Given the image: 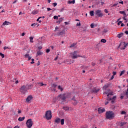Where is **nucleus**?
<instances>
[{
  "label": "nucleus",
  "mask_w": 128,
  "mask_h": 128,
  "mask_svg": "<svg viewBox=\"0 0 128 128\" xmlns=\"http://www.w3.org/2000/svg\"><path fill=\"white\" fill-rule=\"evenodd\" d=\"M32 124H34V122L32 119H28L27 120L26 122V128H31L32 126Z\"/></svg>",
  "instance_id": "6"
},
{
  "label": "nucleus",
  "mask_w": 128,
  "mask_h": 128,
  "mask_svg": "<svg viewBox=\"0 0 128 128\" xmlns=\"http://www.w3.org/2000/svg\"><path fill=\"white\" fill-rule=\"evenodd\" d=\"M128 43L125 42H122L120 44V50H126V46H128Z\"/></svg>",
  "instance_id": "7"
},
{
  "label": "nucleus",
  "mask_w": 128,
  "mask_h": 128,
  "mask_svg": "<svg viewBox=\"0 0 128 128\" xmlns=\"http://www.w3.org/2000/svg\"><path fill=\"white\" fill-rule=\"evenodd\" d=\"M14 128H20V126H16L14 127Z\"/></svg>",
  "instance_id": "64"
},
{
  "label": "nucleus",
  "mask_w": 128,
  "mask_h": 128,
  "mask_svg": "<svg viewBox=\"0 0 128 128\" xmlns=\"http://www.w3.org/2000/svg\"><path fill=\"white\" fill-rule=\"evenodd\" d=\"M37 84H39L40 86H46V84H44V83L40 82H38Z\"/></svg>",
  "instance_id": "19"
},
{
  "label": "nucleus",
  "mask_w": 128,
  "mask_h": 128,
  "mask_svg": "<svg viewBox=\"0 0 128 128\" xmlns=\"http://www.w3.org/2000/svg\"><path fill=\"white\" fill-rule=\"evenodd\" d=\"M53 10L52 12H54V10H56V8L52 9L50 8H47V10H48V12H50V10Z\"/></svg>",
  "instance_id": "28"
},
{
  "label": "nucleus",
  "mask_w": 128,
  "mask_h": 128,
  "mask_svg": "<svg viewBox=\"0 0 128 128\" xmlns=\"http://www.w3.org/2000/svg\"><path fill=\"white\" fill-rule=\"evenodd\" d=\"M126 114V111H122L121 112V114Z\"/></svg>",
  "instance_id": "46"
},
{
  "label": "nucleus",
  "mask_w": 128,
  "mask_h": 128,
  "mask_svg": "<svg viewBox=\"0 0 128 128\" xmlns=\"http://www.w3.org/2000/svg\"><path fill=\"white\" fill-rule=\"evenodd\" d=\"M95 14L98 18H102L104 13L102 12V10H96L95 12Z\"/></svg>",
  "instance_id": "8"
},
{
  "label": "nucleus",
  "mask_w": 128,
  "mask_h": 128,
  "mask_svg": "<svg viewBox=\"0 0 128 128\" xmlns=\"http://www.w3.org/2000/svg\"><path fill=\"white\" fill-rule=\"evenodd\" d=\"M98 92H100V89H94L92 90V92H94V94H97Z\"/></svg>",
  "instance_id": "20"
},
{
  "label": "nucleus",
  "mask_w": 128,
  "mask_h": 128,
  "mask_svg": "<svg viewBox=\"0 0 128 128\" xmlns=\"http://www.w3.org/2000/svg\"><path fill=\"white\" fill-rule=\"evenodd\" d=\"M62 20H64L62 18H59V21H60L59 22H62Z\"/></svg>",
  "instance_id": "43"
},
{
  "label": "nucleus",
  "mask_w": 128,
  "mask_h": 128,
  "mask_svg": "<svg viewBox=\"0 0 128 128\" xmlns=\"http://www.w3.org/2000/svg\"><path fill=\"white\" fill-rule=\"evenodd\" d=\"M124 36V34L121 33L117 35V37L118 38H122V36Z\"/></svg>",
  "instance_id": "21"
},
{
  "label": "nucleus",
  "mask_w": 128,
  "mask_h": 128,
  "mask_svg": "<svg viewBox=\"0 0 128 128\" xmlns=\"http://www.w3.org/2000/svg\"><path fill=\"white\" fill-rule=\"evenodd\" d=\"M66 34V30H63L60 32H58L55 36H64Z\"/></svg>",
  "instance_id": "10"
},
{
  "label": "nucleus",
  "mask_w": 128,
  "mask_h": 128,
  "mask_svg": "<svg viewBox=\"0 0 128 128\" xmlns=\"http://www.w3.org/2000/svg\"><path fill=\"white\" fill-rule=\"evenodd\" d=\"M125 72H126L125 70L122 71L120 74V76H122V74H124Z\"/></svg>",
  "instance_id": "30"
},
{
  "label": "nucleus",
  "mask_w": 128,
  "mask_h": 128,
  "mask_svg": "<svg viewBox=\"0 0 128 128\" xmlns=\"http://www.w3.org/2000/svg\"><path fill=\"white\" fill-rule=\"evenodd\" d=\"M122 21H119V22L118 23V26H120V24H122Z\"/></svg>",
  "instance_id": "51"
},
{
  "label": "nucleus",
  "mask_w": 128,
  "mask_h": 128,
  "mask_svg": "<svg viewBox=\"0 0 128 128\" xmlns=\"http://www.w3.org/2000/svg\"><path fill=\"white\" fill-rule=\"evenodd\" d=\"M56 86H58V85H56V84H54L52 85V87L54 88H56Z\"/></svg>",
  "instance_id": "34"
},
{
  "label": "nucleus",
  "mask_w": 128,
  "mask_h": 128,
  "mask_svg": "<svg viewBox=\"0 0 128 128\" xmlns=\"http://www.w3.org/2000/svg\"><path fill=\"white\" fill-rule=\"evenodd\" d=\"M26 86H28V88H26V90H30V88H32V86L30 85H26Z\"/></svg>",
  "instance_id": "32"
},
{
  "label": "nucleus",
  "mask_w": 128,
  "mask_h": 128,
  "mask_svg": "<svg viewBox=\"0 0 128 128\" xmlns=\"http://www.w3.org/2000/svg\"><path fill=\"white\" fill-rule=\"evenodd\" d=\"M92 66H96V63L92 62Z\"/></svg>",
  "instance_id": "60"
},
{
  "label": "nucleus",
  "mask_w": 128,
  "mask_h": 128,
  "mask_svg": "<svg viewBox=\"0 0 128 128\" xmlns=\"http://www.w3.org/2000/svg\"><path fill=\"white\" fill-rule=\"evenodd\" d=\"M126 16H124V18H122V20H126L127 19L126 18Z\"/></svg>",
  "instance_id": "62"
},
{
  "label": "nucleus",
  "mask_w": 128,
  "mask_h": 128,
  "mask_svg": "<svg viewBox=\"0 0 128 128\" xmlns=\"http://www.w3.org/2000/svg\"><path fill=\"white\" fill-rule=\"evenodd\" d=\"M108 86H110V84H106L104 85L103 86V90H106V89L108 88Z\"/></svg>",
  "instance_id": "16"
},
{
  "label": "nucleus",
  "mask_w": 128,
  "mask_h": 128,
  "mask_svg": "<svg viewBox=\"0 0 128 128\" xmlns=\"http://www.w3.org/2000/svg\"><path fill=\"white\" fill-rule=\"evenodd\" d=\"M76 46V43H73L70 46V48H74V46Z\"/></svg>",
  "instance_id": "24"
},
{
  "label": "nucleus",
  "mask_w": 128,
  "mask_h": 128,
  "mask_svg": "<svg viewBox=\"0 0 128 128\" xmlns=\"http://www.w3.org/2000/svg\"><path fill=\"white\" fill-rule=\"evenodd\" d=\"M66 98H68V95L66 94H60L58 96V98H60V100H62V102H66Z\"/></svg>",
  "instance_id": "4"
},
{
  "label": "nucleus",
  "mask_w": 128,
  "mask_h": 128,
  "mask_svg": "<svg viewBox=\"0 0 128 128\" xmlns=\"http://www.w3.org/2000/svg\"><path fill=\"white\" fill-rule=\"evenodd\" d=\"M24 117H20L18 118V122H22V120H24Z\"/></svg>",
  "instance_id": "17"
},
{
  "label": "nucleus",
  "mask_w": 128,
  "mask_h": 128,
  "mask_svg": "<svg viewBox=\"0 0 128 128\" xmlns=\"http://www.w3.org/2000/svg\"><path fill=\"white\" fill-rule=\"evenodd\" d=\"M77 54L78 51H74V52L70 53V56L73 60H74L75 58H83L82 56L78 55Z\"/></svg>",
  "instance_id": "3"
},
{
  "label": "nucleus",
  "mask_w": 128,
  "mask_h": 128,
  "mask_svg": "<svg viewBox=\"0 0 128 128\" xmlns=\"http://www.w3.org/2000/svg\"><path fill=\"white\" fill-rule=\"evenodd\" d=\"M112 74H113V76H116V72H113Z\"/></svg>",
  "instance_id": "54"
},
{
  "label": "nucleus",
  "mask_w": 128,
  "mask_h": 128,
  "mask_svg": "<svg viewBox=\"0 0 128 128\" xmlns=\"http://www.w3.org/2000/svg\"><path fill=\"white\" fill-rule=\"evenodd\" d=\"M58 58V56H56V58L54 59V60H56Z\"/></svg>",
  "instance_id": "58"
},
{
  "label": "nucleus",
  "mask_w": 128,
  "mask_h": 128,
  "mask_svg": "<svg viewBox=\"0 0 128 128\" xmlns=\"http://www.w3.org/2000/svg\"><path fill=\"white\" fill-rule=\"evenodd\" d=\"M0 56H2V58H4V54L2 53H0Z\"/></svg>",
  "instance_id": "38"
},
{
  "label": "nucleus",
  "mask_w": 128,
  "mask_h": 128,
  "mask_svg": "<svg viewBox=\"0 0 128 128\" xmlns=\"http://www.w3.org/2000/svg\"><path fill=\"white\" fill-rule=\"evenodd\" d=\"M20 92H22V94H26V92H28L26 86V85L22 86L20 88Z\"/></svg>",
  "instance_id": "9"
},
{
  "label": "nucleus",
  "mask_w": 128,
  "mask_h": 128,
  "mask_svg": "<svg viewBox=\"0 0 128 128\" xmlns=\"http://www.w3.org/2000/svg\"><path fill=\"white\" fill-rule=\"evenodd\" d=\"M64 110H70V108L68 106L63 107Z\"/></svg>",
  "instance_id": "23"
},
{
  "label": "nucleus",
  "mask_w": 128,
  "mask_h": 128,
  "mask_svg": "<svg viewBox=\"0 0 128 128\" xmlns=\"http://www.w3.org/2000/svg\"><path fill=\"white\" fill-rule=\"evenodd\" d=\"M101 42H103L104 44H106V40L105 39H102Z\"/></svg>",
  "instance_id": "31"
},
{
  "label": "nucleus",
  "mask_w": 128,
  "mask_h": 128,
  "mask_svg": "<svg viewBox=\"0 0 128 128\" xmlns=\"http://www.w3.org/2000/svg\"><path fill=\"white\" fill-rule=\"evenodd\" d=\"M124 16H125V17H126V16H128V14H126V12L124 14Z\"/></svg>",
  "instance_id": "59"
},
{
  "label": "nucleus",
  "mask_w": 128,
  "mask_h": 128,
  "mask_svg": "<svg viewBox=\"0 0 128 128\" xmlns=\"http://www.w3.org/2000/svg\"><path fill=\"white\" fill-rule=\"evenodd\" d=\"M32 62H30V64H34V58H32Z\"/></svg>",
  "instance_id": "36"
},
{
  "label": "nucleus",
  "mask_w": 128,
  "mask_h": 128,
  "mask_svg": "<svg viewBox=\"0 0 128 128\" xmlns=\"http://www.w3.org/2000/svg\"><path fill=\"white\" fill-rule=\"evenodd\" d=\"M104 94H106L107 95V100H112L111 102L113 104V102H114V100H116V96H113L112 98H111L112 96H114V92H112L109 93H108V92H105Z\"/></svg>",
  "instance_id": "1"
},
{
  "label": "nucleus",
  "mask_w": 128,
  "mask_h": 128,
  "mask_svg": "<svg viewBox=\"0 0 128 128\" xmlns=\"http://www.w3.org/2000/svg\"><path fill=\"white\" fill-rule=\"evenodd\" d=\"M94 10H92V11L90 12V14L91 16H94Z\"/></svg>",
  "instance_id": "27"
},
{
  "label": "nucleus",
  "mask_w": 128,
  "mask_h": 128,
  "mask_svg": "<svg viewBox=\"0 0 128 128\" xmlns=\"http://www.w3.org/2000/svg\"><path fill=\"white\" fill-rule=\"evenodd\" d=\"M8 24H10L9 22H8L6 20L4 23H3V26H8Z\"/></svg>",
  "instance_id": "25"
},
{
  "label": "nucleus",
  "mask_w": 128,
  "mask_h": 128,
  "mask_svg": "<svg viewBox=\"0 0 128 128\" xmlns=\"http://www.w3.org/2000/svg\"><path fill=\"white\" fill-rule=\"evenodd\" d=\"M39 12L38 10L35 9L32 12V14H38V13Z\"/></svg>",
  "instance_id": "13"
},
{
  "label": "nucleus",
  "mask_w": 128,
  "mask_h": 128,
  "mask_svg": "<svg viewBox=\"0 0 128 128\" xmlns=\"http://www.w3.org/2000/svg\"><path fill=\"white\" fill-rule=\"evenodd\" d=\"M76 26H80V22H78L76 24Z\"/></svg>",
  "instance_id": "42"
},
{
  "label": "nucleus",
  "mask_w": 128,
  "mask_h": 128,
  "mask_svg": "<svg viewBox=\"0 0 128 128\" xmlns=\"http://www.w3.org/2000/svg\"><path fill=\"white\" fill-rule=\"evenodd\" d=\"M106 111V110H104V108H98V112L99 114H102V112H104Z\"/></svg>",
  "instance_id": "12"
},
{
  "label": "nucleus",
  "mask_w": 128,
  "mask_h": 128,
  "mask_svg": "<svg viewBox=\"0 0 128 128\" xmlns=\"http://www.w3.org/2000/svg\"><path fill=\"white\" fill-rule=\"evenodd\" d=\"M30 42H34V41L32 40H34V37H30Z\"/></svg>",
  "instance_id": "33"
},
{
  "label": "nucleus",
  "mask_w": 128,
  "mask_h": 128,
  "mask_svg": "<svg viewBox=\"0 0 128 128\" xmlns=\"http://www.w3.org/2000/svg\"><path fill=\"white\" fill-rule=\"evenodd\" d=\"M50 52V49H47V50H46V52H47V53Z\"/></svg>",
  "instance_id": "53"
},
{
  "label": "nucleus",
  "mask_w": 128,
  "mask_h": 128,
  "mask_svg": "<svg viewBox=\"0 0 128 128\" xmlns=\"http://www.w3.org/2000/svg\"><path fill=\"white\" fill-rule=\"evenodd\" d=\"M90 28H94V24H90Z\"/></svg>",
  "instance_id": "39"
},
{
  "label": "nucleus",
  "mask_w": 128,
  "mask_h": 128,
  "mask_svg": "<svg viewBox=\"0 0 128 128\" xmlns=\"http://www.w3.org/2000/svg\"><path fill=\"white\" fill-rule=\"evenodd\" d=\"M104 12H106V14H108V10H106V9H105V10H104Z\"/></svg>",
  "instance_id": "48"
},
{
  "label": "nucleus",
  "mask_w": 128,
  "mask_h": 128,
  "mask_svg": "<svg viewBox=\"0 0 128 128\" xmlns=\"http://www.w3.org/2000/svg\"><path fill=\"white\" fill-rule=\"evenodd\" d=\"M60 122L62 126H64V119L63 118L60 120Z\"/></svg>",
  "instance_id": "22"
},
{
  "label": "nucleus",
  "mask_w": 128,
  "mask_h": 128,
  "mask_svg": "<svg viewBox=\"0 0 128 128\" xmlns=\"http://www.w3.org/2000/svg\"><path fill=\"white\" fill-rule=\"evenodd\" d=\"M24 56H25V58H28V57H29L30 56V55L28 54H26L25 55H24Z\"/></svg>",
  "instance_id": "47"
},
{
  "label": "nucleus",
  "mask_w": 128,
  "mask_h": 128,
  "mask_svg": "<svg viewBox=\"0 0 128 128\" xmlns=\"http://www.w3.org/2000/svg\"><path fill=\"white\" fill-rule=\"evenodd\" d=\"M126 122H122L120 123V124H121V126H124V124H126Z\"/></svg>",
  "instance_id": "44"
},
{
  "label": "nucleus",
  "mask_w": 128,
  "mask_h": 128,
  "mask_svg": "<svg viewBox=\"0 0 128 128\" xmlns=\"http://www.w3.org/2000/svg\"><path fill=\"white\" fill-rule=\"evenodd\" d=\"M106 118L107 120H112L113 118H114V114L112 111H108L106 112Z\"/></svg>",
  "instance_id": "2"
},
{
  "label": "nucleus",
  "mask_w": 128,
  "mask_h": 128,
  "mask_svg": "<svg viewBox=\"0 0 128 128\" xmlns=\"http://www.w3.org/2000/svg\"><path fill=\"white\" fill-rule=\"evenodd\" d=\"M4 50H10V48L7 47V46H4Z\"/></svg>",
  "instance_id": "35"
},
{
  "label": "nucleus",
  "mask_w": 128,
  "mask_h": 128,
  "mask_svg": "<svg viewBox=\"0 0 128 128\" xmlns=\"http://www.w3.org/2000/svg\"><path fill=\"white\" fill-rule=\"evenodd\" d=\"M58 88L60 90V92H62V90H64V89L62 86H58Z\"/></svg>",
  "instance_id": "29"
},
{
  "label": "nucleus",
  "mask_w": 128,
  "mask_h": 128,
  "mask_svg": "<svg viewBox=\"0 0 128 128\" xmlns=\"http://www.w3.org/2000/svg\"><path fill=\"white\" fill-rule=\"evenodd\" d=\"M64 10V8H62V9L60 10V12H62Z\"/></svg>",
  "instance_id": "50"
},
{
  "label": "nucleus",
  "mask_w": 128,
  "mask_h": 128,
  "mask_svg": "<svg viewBox=\"0 0 128 128\" xmlns=\"http://www.w3.org/2000/svg\"><path fill=\"white\" fill-rule=\"evenodd\" d=\"M54 122H56L57 124H60V118H56L54 120Z\"/></svg>",
  "instance_id": "14"
},
{
  "label": "nucleus",
  "mask_w": 128,
  "mask_h": 128,
  "mask_svg": "<svg viewBox=\"0 0 128 128\" xmlns=\"http://www.w3.org/2000/svg\"><path fill=\"white\" fill-rule=\"evenodd\" d=\"M45 116L46 118V120H52V112L50 110H48L46 113Z\"/></svg>",
  "instance_id": "5"
},
{
  "label": "nucleus",
  "mask_w": 128,
  "mask_h": 128,
  "mask_svg": "<svg viewBox=\"0 0 128 128\" xmlns=\"http://www.w3.org/2000/svg\"><path fill=\"white\" fill-rule=\"evenodd\" d=\"M42 52L40 50H38L36 52V56H42Z\"/></svg>",
  "instance_id": "15"
},
{
  "label": "nucleus",
  "mask_w": 128,
  "mask_h": 128,
  "mask_svg": "<svg viewBox=\"0 0 128 128\" xmlns=\"http://www.w3.org/2000/svg\"><path fill=\"white\" fill-rule=\"evenodd\" d=\"M42 47L41 46L38 47V50H42Z\"/></svg>",
  "instance_id": "55"
},
{
  "label": "nucleus",
  "mask_w": 128,
  "mask_h": 128,
  "mask_svg": "<svg viewBox=\"0 0 128 128\" xmlns=\"http://www.w3.org/2000/svg\"><path fill=\"white\" fill-rule=\"evenodd\" d=\"M78 101L76 100H74V102H72V104H74V106H76V104H78Z\"/></svg>",
  "instance_id": "26"
},
{
  "label": "nucleus",
  "mask_w": 128,
  "mask_h": 128,
  "mask_svg": "<svg viewBox=\"0 0 128 128\" xmlns=\"http://www.w3.org/2000/svg\"><path fill=\"white\" fill-rule=\"evenodd\" d=\"M33 98H34V97H32V96L30 95L26 98V102L30 103V100H32Z\"/></svg>",
  "instance_id": "11"
},
{
  "label": "nucleus",
  "mask_w": 128,
  "mask_h": 128,
  "mask_svg": "<svg viewBox=\"0 0 128 128\" xmlns=\"http://www.w3.org/2000/svg\"><path fill=\"white\" fill-rule=\"evenodd\" d=\"M53 6H58V4L56 3H53L52 4Z\"/></svg>",
  "instance_id": "49"
},
{
  "label": "nucleus",
  "mask_w": 128,
  "mask_h": 128,
  "mask_svg": "<svg viewBox=\"0 0 128 128\" xmlns=\"http://www.w3.org/2000/svg\"><path fill=\"white\" fill-rule=\"evenodd\" d=\"M104 34L108 32V30L106 29H104Z\"/></svg>",
  "instance_id": "52"
},
{
  "label": "nucleus",
  "mask_w": 128,
  "mask_h": 128,
  "mask_svg": "<svg viewBox=\"0 0 128 128\" xmlns=\"http://www.w3.org/2000/svg\"><path fill=\"white\" fill-rule=\"evenodd\" d=\"M119 12H120V14H124L126 12H124V11H120Z\"/></svg>",
  "instance_id": "45"
},
{
  "label": "nucleus",
  "mask_w": 128,
  "mask_h": 128,
  "mask_svg": "<svg viewBox=\"0 0 128 128\" xmlns=\"http://www.w3.org/2000/svg\"><path fill=\"white\" fill-rule=\"evenodd\" d=\"M28 60H30L32 59V57H30V56H28Z\"/></svg>",
  "instance_id": "57"
},
{
  "label": "nucleus",
  "mask_w": 128,
  "mask_h": 128,
  "mask_svg": "<svg viewBox=\"0 0 128 128\" xmlns=\"http://www.w3.org/2000/svg\"><path fill=\"white\" fill-rule=\"evenodd\" d=\"M54 20H58V16H54Z\"/></svg>",
  "instance_id": "37"
},
{
  "label": "nucleus",
  "mask_w": 128,
  "mask_h": 128,
  "mask_svg": "<svg viewBox=\"0 0 128 128\" xmlns=\"http://www.w3.org/2000/svg\"><path fill=\"white\" fill-rule=\"evenodd\" d=\"M36 26V24H35V23H34L31 24V26H34L33 28H34V26Z\"/></svg>",
  "instance_id": "41"
},
{
  "label": "nucleus",
  "mask_w": 128,
  "mask_h": 128,
  "mask_svg": "<svg viewBox=\"0 0 128 128\" xmlns=\"http://www.w3.org/2000/svg\"><path fill=\"white\" fill-rule=\"evenodd\" d=\"M125 34H128V31L126 30L124 32Z\"/></svg>",
  "instance_id": "63"
},
{
  "label": "nucleus",
  "mask_w": 128,
  "mask_h": 128,
  "mask_svg": "<svg viewBox=\"0 0 128 128\" xmlns=\"http://www.w3.org/2000/svg\"><path fill=\"white\" fill-rule=\"evenodd\" d=\"M25 35H26V32H23L22 34V36H25Z\"/></svg>",
  "instance_id": "56"
},
{
  "label": "nucleus",
  "mask_w": 128,
  "mask_h": 128,
  "mask_svg": "<svg viewBox=\"0 0 128 128\" xmlns=\"http://www.w3.org/2000/svg\"><path fill=\"white\" fill-rule=\"evenodd\" d=\"M113 78H114V76H112V78H111L110 80H112Z\"/></svg>",
  "instance_id": "61"
},
{
  "label": "nucleus",
  "mask_w": 128,
  "mask_h": 128,
  "mask_svg": "<svg viewBox=\"0 0 128 128\" xmlns=\"http://www.w3.org/2000/svg\"><path fill=\"white\" fill-rule=\"evenodd\" d=\"M40 18H42V17H39V18L37 19L36 21H37V22H42V20H40Z\"/></svg>",
  "instance_id": "40"
},
{
  "label": "nucleus",
  "mask_w": 128,
  "mask_h": 128,
  "mask_svg": "<svg viewBox=\"0 0 128 128\" xmlns=\"http://www.w3.org/2000/svg\"><path fill=\"white\" fill-rule=\"evenodd\" d=\"M68 2L69 4H76V0H73L72 1L68 0Z\"/></svg>",
  "instance_id": "18"
}]
</instances>
